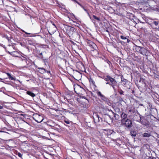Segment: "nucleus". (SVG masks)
Segmentation results:
<instances>
[{
  "instance_id": "nucleus-24",
  "label": "nucleus",
  "mask_w": 159,
  "mask_h": 159,
  "mask_svg": "<svg viewBox=\"0 0 159 159\" xmlns=\"http://www.w3.org/2000/svg\"><path fill=\"white\" fill-rule=\"evenodd\" d=\"M118 93L121 95L123 94L124 92L122 90V89H120L118 90Z\"/></svg>"
},
{
  "instance_id": "nucleus-2",
  "label": "nucleus",
  "mask_w": 159,
  "mask_h": 159,
  "mask_svg": "<svg viewBox=\"0 0 159 159\" xmlns=\"http://www.w3.org/2000/svg\"><path fill=\"white\" fill-rule=\"evenodd\" d=\"M64 28L66 30V32L69 37H73L76 33L75 29L71 26L68 25H65Z\"/></svg>"
},
{
  "instance_id": "nucleus-5",
  "label": "nucleus",
  "mask_w": 159,
  "mask_h": 159,
  "mask_svg": "<svg viewBox=\"0 0 159 159\" xmlns=\"http://www.w3.org/2000/svg\"><path fill=\"white\" fill-rule=\"evenodd\" d=\"M121 83L125 87H126L128 89H130L131 84L127 80L124 78H121Z\"/></svg>"
},
{
  "instance_id": "nucleus-1",
  "label": "nucleus",
  "mask_w": 159,
  "mask_h": 159,
  "mask_svg": "<svg viewBox=\"0 0 159 159\" xmlns=\"http://www.w3.org/2000/svg\"><path fill=\"white\" fill-rule=\"evenodd\" d=\"M104 80L108 82L106 83L107 84H108L111 86L113 88L114 90H115L116 89L115 87L117 86V83L115 79L109 75H107L104 79Z\"/></svg>"
},
{
  "instance_id": "nucleus-32",
  "label": "nucleus",
  "mask_w": 159,
  "mask_h": 159,
  "mask_svg": "<svg viewBox=\"0 0 159 159\" xmlns=\"http://www.w3.org/2000/svg\"><path fill=\"white\" fill-rule=\"evenodd\" d=\"M143 79L142 80V79L141 78H140V80L139 81V82H140L141 81H143Z\"/></svg>"
},
{
  "instance_id": "nucleus-45",
  "label": "nucleus",
  "mask_w": 159,
  "mask_h": 159,
  "mask_svg": "<svg viewBox=\"0 0 159 159\" xmlns=\"http://www.w3.org/2000/svg\"><path fill=\"white\" fill-rule=\"evenodd\" d=\"M11 139H9V140H8V141H10Z\"/></svg>"
},
{
  "instance_id": "nucleus-29",
  "label": "nucleus",
  "mask_w": 159,
  "mask_h": 159,
  "mask_svg": "<svg viewBox=\"0 0 159 159\" xmlns=\"http://www.w3.org/2000/svg\"><path fill=\"white\" fill-rule=\"evenodd\" d=\"M64 121L67 124H70V122L68 120H65Z\"/></svg>"
},
{
  "instance_id": "nucleus-39",
  "label": "nucleus",
  "mask_w": 159,
  "mask_h": 159,
  "mask_svg": "<svg viewBox=\"0 0 159 159\" xmlns=\"http://www.w3.org/2000/svg\"><path fill=\"white\" fill-rule=\"evenodd\" d=\"M25 33L26 34H30V33H27L26 32H25Z\"/></svg>"
},
{
  "instance_id": "nucleus-15",
  "label": "nucleus",
  "mask_w": 159,
  "mask_h": 159,
  "mask_svg": "<svg viewBox=\"0 0 159 159\" xmlns=\"http://www.w3.org/2000/svg\"><path fill=\"white\" fill-rule=\"evenodd\" d=\"M26 93L27 94L30 95L32 97H34L35 96V94H34V93L30 91H27L26 92Z\"/></svg>"
},
{
  "instance_id": "nucleus-30",
  "label": "nucleus",
  "mask_w": 159,
  "mask_h": 159,
  "mask_svg": "<svg viewBox=\"0 0 159 159\" xmlns=\"http://www.w3.org/2000/svg\"><path fill=\"white\" fill-rule=\"evenodd\" d=\"M107 62L108 64H109V65H110V64H111V63L110 61H109V60H107Z\"/></svg>"
},
{
  "instance_id": "nucleus-41",
  "label": "nucleus",
  "mask_w": 159,
  "mask_h": 159,
  "mask_svg": "<svg viewBox=\"0 0 159 159\" xmlns=\"http://www.w3.org/2000/svg\"><path fill=\"white\" fill-rule=\"evenodd\" d=\"M72 151L73 152H75V151H74V150H73V151L72 150Z\"/></svg>"
},
{
  "instance_id": "nucleus-3",
  "label": "nucleus",
  "mask_w": 159,
  "mask_h": 159,
  "mask_svg": "<svg viewBox=\"0 0 159 159\" xmlns=\"http://www.w3.org/2000/svg\"><path fill=\"white\" fill-rule=\"evenodd\" d=\"M135 49L138 52L140 53L143 56H147L148 54V50L143 47L136 45Z\"/></svg>"
},
{
  "instance_id": "nucleus-18",
  "label": "nucleus",
  "mask_w": 159,
  "mask_h": 159,
  "mask_svg": "<svg viewBox=\"0 0 159 159\" xmlns=\"http://www.w3.org/2000/svg\"><path fill=\"white\" fill-rule=\"evenodd\" d=\"M151 136L150 134L145 133L143 134V136L144 137H149Z\"/></svg>"
},
{
  "instance_id": "nucleus-17",
  "label": "nucleus",
  "mask_w": 159,
  "mask_h": 159,
  "mask_svg": "<svg viewBox=\"0 0 159 159\" xmlns=\"http://www.w3.org/2000/svg\"><path fill=\"white\" fill-rule=\"evenodd\" d=\"M144 120H143V119H141L139 122L144 125H147L148 124L146 122L144 121Z\"/></svg>"
},
{
  "instance_id": "nucleus-19",
  "label": "nucleus",
  "mask_w": 159,
  "mask_h": 159,
  "mask_svg": "<svg viewBox=\"0 0 159 159\" xmlns=\"http://www.w3.org/2000/svg\"><path fill=\"white\" fill-rule=\"evenodd\" d=\"M130 134L132 136H135L136 134V133L135 131H133L130 132Z\"/></svg>"
},
{
  "instance_id": "nucleus-23",
  "label": "nucleus",
  "mask_w": 159,
  "mask_h": 159,
  "mask_svg": "<svg viewBox=\"0 0 159 159\" xmlns=\"http://www.w3.org/2000/svg\"><path fill=\"white\" fill-rule=\"evenodd\" d=\"M120 38L122 39H126L127 40V42H128V39H127L125 37H124L123 36H120Z\"/></svg>"
},
{
  "instance_id": "nucleus-14",
  "label": "nucleus",
  "mask_w": 159,
  "mask_h": 159,
  "mask_svg": "<svg viewBox=\"0 0 159 159\" xmlns=\"http://www.w3.org/2000/svg\"><path fill=\"white\" fill-rule=\"evenodd\" d=\"M38 69L39 70L40 73L41 74H43L46 72V70L43 68L39 67Z\"/></svg>"
},
{
  "instance_id": "nucleus-33",
  "label": "nucleus",
  "mask_w": 159,
  "mask_h": 159,
  "mask_svg": "<svg viewBox=\"0 0 159 159\" xmlns=\"http://www.w3.org/2000/svg\"><path fill=\"white\" fill-rule=\"evenodd\" d=\"M112 113H113V114H114V117H116L115 115H116V114L115 113L113 112H112Z\"/></svg>"
},
{
  "instance_id": "nucleus-42",
  "label": "nucleus",
  "mask_w": 159,
  "mask_h": 159,
  "mask_svg": "<svg viewBox=\"0 0 159 159\" xmlns=\"http://www.w3.org/2000/svg\"><path fill=\"white\" fill-rule=\"evenodd\" d=\"M72 151L73 152H75V151H74V150H73V151L72 150Z\"/></svg>"
},
{
  "instance_id": "nucleus-43",
  "label": "nucleus",
  "mask_w": 159,
  "mask_h": 159,
  "mask_svg": "<svg viewBox=\"0 0 159 159\" xmlns=\"http://www.w3.org/2000/svg\"><path fill=\"white\" fill-rule=\"evenodd\" d=\"M138 75L139 76V74H138Z\"/></svg>"
},
{
  "instance_id": "nucleus-20",
  "label": "nucleus",
  "mask_w": 159,
  "mask_h": 159,
  "mask_svg": "<svg viewBox=\"0 0 159 159\" xmlns=\"http://www.w3.org/2000/svg\"><path fill=\"white\" fill-rule=\"evenodd\" d=\"M53 26L52 27H51L50 29H49V30H50V29H51L52 28L53 29V31H56L57 28L56 26L54 25V24H53Z\"/></svg>"
},
{
  "instance_id": "nucleus-6",
  "label": "nucleus",
  "mask_w": 159,
  "mask_h": 159,
  "mask_svg": "<svg viewBox=\"0 0 159 159\" xmlns=\"http://www.w3.org/2000/svg\"><path fill=\"white\" fill-rule=\"evenodd\" d=\"M97 93L98 96L100 97L101 99L106 102L108 105L110 106L111 105V103L109 102V99L106 97L104 95H102L100 92H98Z\"/></svg>"
},
{
  "instance_id": "nucleus-44",
  "label": "nucleus",
  "mask_w": 159,
  "mask_h": 159,
  "mask_svg": "<svg viewBox=\"0 0 159 159\" xmlns=\"http://www.w3.org/2000/svg\"><path fill=\"white\" fill-rule=\"evenodd\" d=\"M129 111V112H131V110H130Z\"/></svg>"
},
{
  "instance_id": "nucleus-10",
  "label": "nucleus",
  "mask_w": 159,
  "mask_h": 159,
  "mask_svg": "<svg viewBox=\"0 0 159 159\" xmlns=\"http://www.w3.org/2000/svg\"><path fill=\"white\" fill-rule=\"evenodd\" d=\"M138 114L134 115L133 117V120H135L138 122H140V120L141 119V115L139 114Z\"/></svg>"
},
{
  "instance_id": "nucleus-11",
  "label": "nucleus",
  "mask_w": 159,
  "mask_h": 159,
  "mask_svg": "<svg viewBox=\"0 0 159 159\" xmlns=\"http://www.w3.org/2000/svg\"><path fill=\"white\" fill-rule=\"evenodd\" d=\"M127 17L129 19L135 22V21L134 20V19H135V17L134 16L133 14L130 13L129 14L127 15Z\"/></svg>"
},
{
  "instance_id": "nucleus-7",
  "label": "nucleus",
  "mask_w": 159,
  "mask_h": 159,
  "mask_svg": "<svg viewBox=\"0 0 159 159\" xmlns=\"http://www.w3.org/2000/svg\"><path fill=\"white\" fill-rule=\"evenodd\" d=\"M121 124L122 125H125V126L128 128H130L132 126V122L131 120L129 119H127L125 120L124 124Z\"/></svg>"
},
{
  "instance_id": "nucleus-31",
  "label": "nucleus",
  "mask_w": 159,
  "mask_h": 159,
  "mask_svg": "<svg viewBox=\"0 0 159 159\" xmlns=\"http://www.w3.org/2000/svg\"><path fill=\"white\" fill-rule=\"evenodd\" d=\"M84 10L86 11V12H87L88 13V11L87 10H86V9H85L84 8H84H83Z\"/></svg>"
},
{
  "instance_id": "nucleus-16",
  "label": "nucleus",
  "mask_w": 159,
  "mask_h": 159,
  "mask_svg": "<svg viewBox=\"0 0 159 159\" xmlns=\"http://www.w3.org/2000/svg\"><path fill=\"white\" fill-rule=\"evenodd\" d=\"M6 74L8 76V78H9V79L11 80H16L15 78L13 77H12V76H11V75L10 74L8 73H6Z\"/></svg>"
},
{
  "instance_id": "nucleus-27",
  "label": "nucleus",
  "mask_w": 159,
  "mask_h": 159,
  "mask_svg": "<svg viewBox=\"0 0 159 159\" xmlns=\"http://www.w3.org/2000/svg\"><path fill=\"white\" fill-rule=\"evenodd\" d=\"M17 155L19 157L21 158L22 157V155L21 153L20 152L18 153Z\"/></svg>"
},
{
  "instance_id": "nucleus-28",
  "label": "nucleus",
  "mask_w": 159,
  "mask_h": 159,
  "mask_svg": "<svg viewBox=\"0 0 159 159\" xmlns=\"http://www.w3.org/2000/svg\"><path fill=\"white\" fill-rule=\"evenodd\" d=\"M76 3L79 5H80L82 8H84V6L82 5L78 1L76 2Z\"/></svg>"
},
{
  "instance_id": "nucleus-36",
  "label": "nucleus",
  "mask_w": 159,
  "mask_h": 159,
  "mask_svg": "<svg viewBox=\"0 0 159 159\" xmlns=\"http://www.w3.org/2000/svg\"><path fill=\"white\" fill-rule=\"evenodd\" d=\"M134 90H132V93H134Z\"/></svg>"
},
{
  "instance_id": "nucleus-37",
  "label": "nucleus",
  "mask_w": 159,
  "mask_h": 159,
  "mask_svg": "<svg viewBox=\"0 0 159 159\" xmlns=\"http://www.w3.org/2000/svg\"><path fill=\"white\" fill-rule=\"evenodd\" d=\"M99 120H101V121H102V119L100 117V118H99Z\"/></svg>"
},
{
  "instance_id": "nucleus-12",
  "label": "nucleus",
  "mask_w": 159,
  "mask_h": 159,
  "mask_svg": "<svg viewBox=\"0 0 159 159\" xmlns=\"http://www.w3.org/2000/svg\"><path fill=\"white\" fill-rule=\"evenodd\" d=\"M121 116L122 119L121 120V123L124 124L125 120L126 118L127 117V115L124 112H123L121 115Z\"/></svg>"
},
{
  "instance_id": "nucleus-22",
  "label": "nucleus",
  "mask_w": 159,
  "mask_h": 159,
  "mask_svg": "<svg viewBox=\"0 0 159 159\" xmlns=\"http://www.w3.org/2000/svg\"><path fill=\"white\" fill-rule=\"evenodd\" d=\"M75 35H76V38L80 39V34L76 32V33H75Z\"/></svg>"
},
{
  "instance_id": "nucleus-34",
  "label": "nucleus",
  "mask_w": 159,
  "mask_h": 159,
  "mask_svg": "<svg viewBox=\"0 0 159 159\" xmlns=\"http://www.w3.org/2000/svg\"><path fill=\"white\" fill-rule=\"evenodd\" d=\"M4 140L0 138V142H1L2 141H3Z\"/></svg>"
},
{
  "instance_id": "nucleus-40",
  "label": "nucleus",
  "mask_w": 159,
  "mask_h": 159,
  "mask_svg": "<svg viewBox=\"0 0 159 159\" xmlns=\"http://www.w3.org/2000/svg\"><path fill=\"white\" fill-rule=\"evenodd\" d=\"M46 72H48V73H50V71H47L46 70Z\"/></svg>"
},
{
  "instance_id": "nucleus-35",
  "label": "nucleus",
  "mask_w": 159,
  "mask_h": 159,
  "mask_svg": "<svg viewBox=\"0 0 159 159\" xmlns=\"http://www.w3.org/2000/svg\"><path fill=\"white\" fill-rule=\"evenodd\" d=\"M74 2H75L76 3V2H77V1L76 0H72Z\"/></svg>"
},
{
  "instance_id": "nucleus-21",
  "label": "nucleus",
  "mask_w": 159,
  "mask_h": 159,
  "mask_svg": "<svg viewBox=\"0 0 159 159\" xmlns=\"http://www.w3.org/2000/svg\"><path fill=\"white\" fill-rule=\"evenodd\" d=\"M93 18L95 19H96L97 20H98V21H100V19L98 17H97L96 16H95V15H93Z\"/></svg>"
},
{
  "instance_id": "nucleus-9",
  "label": "nucleus",
  "mask_w": 159,
  "mask_h": 159,
  "mask_svg": "<svg viewBox=\"0 0 159 159\" xmlns=\"http://www.w3.org/2000/svg\"><path fill=\"white\" fill-rule=\"evenodd\" d=\"M151 22L152 25H154L156 26L157 27L155 29L159 30V21L153 20Z\"/></svg>"
},
{
  "instance_id": "nucleus-4",
  "label": "nucleus",
  "mask_w": 159,
  "mask_h": 159,
  "mask_svg": "<svg viewBox=\"0 0 159 159\" xmlns=\"http://www.w3.org/2000/svg\"><path fill=\"white\" fill-rule=\"evenodd\" d=\"M88 45L91 47L93 50H91V53H92V52H94L95 55H97L98 54V52L97 51V45L93 42L90 40L87 39L86 41Z\"/></svg>"
},
{
  "instance_id": "nucleus-25",
  "label": "nucleus",
  "mask_w": 159,
  "mask_h": 159,
  "mask_svg": "<svg viewBox=\"0 0 159 159\" xmlns=\"http://www.w3.org/2000/svg\"><path fill=\"white\" fill-rule=\"evenodd\" d=\"M89 81L90 83H91L92 84H95L94 81L93 80V79L90 78L89 79Z\"/></svg>"
},
{
  "instance_id": "nucleus-46",
  "label": "nucleus",
  "mask_w": 159,
  "mask_h": 159,
  "mask_svg": "<svg viewBox=\"0 0 159 159\" xmlns=\"http://www.w3.org/2000/svg\"><path fill=\"white\" fill-rule=\"evenodd\" d=\"M0 79H1V80H2V79H1L0 78Z\"/></svg>"
},
{
  "instance_id": "nucleus-13",
  "label": "nucleus",
  "mask_w": 159,
  "mask_h": 159,
  "mask_svg": "<svg viewBox=\"0 0 159 159\" xmlns=\"http://www.w3.org/2000/svg\"><path fill=\"white\" fill-rule=\"evenodd\" d=\"M99 118L100 117L99 116L98 114H96V115L95 116H94L93 117L94 122L96 123H98V122L100 121V120H99Z\"/></svg>"
},
{
  "instance_id": "nucleus-26",
  "label": "nucleus",
  "mask_w": 159,
  "mask_h": 159,
  "mask_svg": "<svg viewBox=\"0 0 159 159\" xmlns=\"http://www.w3.org/2000/svg\"><path fill=\"white\" fill-rule=\"evenodd\" d=\"M148 159H158V158H157L156 157H148Z\"/></svg>"
},
{
  "instance_id": "nucleus-38",
  "label": "nucleus",
  "mask_w": 159,
  "mask_h": 159,
  "mask_svg": "<svg viewBox=\"0 0 159 159\" xmlns=\"http://www.w3.org/2000/svg\"><path fill=\"white\" fill-rule=\"evenodd\" d=\"M39 55L40 56H42V53H41L39 54Z\"/></svg>"
},
{
  "instance_id": "nucleus-8",
  "label": "nucleus",
  "mask_w": 159,
  "mask_h": 159,
  "mask_svg": "<svg viewBox=\"0 0 159 159\" xmlns=\"http://www.w3.org/2000/svg\"><path fill=\"white\" fill-rule=\"evenodd\" d=\"M35 117V119H34V120L38 123L41 122L43 120V117L39 115H36Z\"/></svg>"
}]
</instances>
